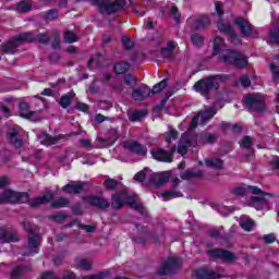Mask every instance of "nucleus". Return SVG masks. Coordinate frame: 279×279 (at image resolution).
Listing matches in <instances>:
<instances>
[{
  "label": "nucleus",
  "mask_w": 279,
  "mask_h": 279,
  "mask_svg": "<svg viewBox=\"0 0 279 279\" xmlns=\"http://www.w3.org/2000/svg\"><path fill=\"white\" fill-rule=\"evenodd\" d=\"M220 60L225 62V64H232L238 69H245L247 66V56L232 49L223 50V38L216 37L214 40V56H219Z\"/></svg>",
  "instance_id": "f257e3e1"
},
{
  "label": "nucleus",
  "mask_w": 279,
  "mask_h": 279,
  "mask_svg": "<svg viewBox=\"0 0 279 279\" xmlns=\"http://www.w3.org/2000/svg\"><path fill=\"white\" fill-rule=\"evenodd\" d=\"M125 204L131 206L133 210L143 213V205L136 202V195L133 193H131L130 195L128 193V190H122L120 194L111 195V208H113L114 210H121V207L125 206Z\"/></svg>",
  "instance_id": "f03ea898"
},
{
  "label": "nucleus",
  "mask_w": 279,
  "mask_h": 279,
  "mask_svg": "<svg viewBox=\"0 0 279 279\" xmlns=\"http://www.w3.org/2000/svg\"><path fill=\"white\" fill-rule=\"evenodd\" d=\"M22 226L26 232H28V242H27V250L29 253L24 254L23 256H32L34 254H38L40 247V234L36 233V228L32 226V223L27 220L22 222Z\"/></svg>",
  "instance_id": "7ed1b4c3"
},
{
  "label": "nucleus",
  "mask_w": 279,
  "mask_h": 279,
  "mask_svg": "<svg viewBox=\"0 0 279 279\" xmlns=\"http://www.w3.org/2000/svg\"><path fill=\"white\" fill-rule=\"evenodd\" d=\"M247 191H251L253 195H257V196L251 197L252 204H267L268 202L267 197H272L270 193L263 192V190L252 185H248L247 187H242V186L235 187L233 190V193L234 195L242 196V195H245Z\"/></svg>",
  "instance_id": "20e7f679"
},
{
  "label": "nucleus",
  "mask_w": 279,
  "mask_h": 279,
  "mask_svg": "<svg viewBox=\"0 0 279 279\" xmlns=\"http://www.w3.org/2000/svg\"><path fill=\"white\" fill-rule=\"evenodd\" d=\"M92 5H97L101 14H114L125 8V0H89Z\"/></svg>",
  "instance_id": "39448f33"
},
{
  "label": "nucleus",
  "mask_w": 279,
  "mask_h": 279,
  "mask_svg": "<svg viewBox=\"0 0 279 279\" xmlns=\"http://www.w3.org/2000/svg\"><path fill=\"white\" fill-rule=\"evenodd\" d=\"M219 80H221L219 75L202 78L194 84V88L201 95H208L210 90H217L219 88Z\"/></svg>",
  "instance_id": "423d86ee"
},
{
  "label": "nucleus",
  "mask_w": 279,
  "mask_h": 279,
  "mask_svg": "<svg viewBox=\"0 0 279 279\" xmlns=\"http://www.w3.org/2000/svg\"><path fill=\"white\" fill-rule=\"evenodd\" d=\"M29 201V194L26 192H14L12 190H5L0 195V204H27Z\"/></svg>",
  "instance_id": "0eeeda50"
},
{
  "label": "nucleus",
  "mask_w": 279,
  "mask_h": 279,
  "mask_svg": "<svg viewBox=\"0 0 279 279\" xmlns=\"http://www.w3.org/2000/svg\"><path fill=\"white\" fill-rule=\"evenodd\" d=\"M244 104L248 112H265V98L258 94L246 96Z\"/></svg>",
  "instance_id": "6e6552de"
},
{
  "label": "nucleus",
  "mask_w": 279,
  "mask_h": 279,
  "mask_svg": "<svg viewBox=\"0 0 279 279\" xmlns=\"http://www.w3.org/2000/svg\"><path fill=\"white\" fill-rule=\"evenodd\" d=\"M207 255L214 260L219 258L220 260H223V263H234V260H236L234 253L222 248L209 250L207 251Z\"/></svg>",
  "instance_id": "1a4fd4ad"
},
{
  "label": "nucleus",
  "mask_w": 279,
  "mask_h": 279,
  "mask_svg": "<svg viewBox=\"0 0 279 279\" xmlns=\"http://www.w3.org/2000/svg\"><path fill=\"white\" fill-rule=\"evenodd\" d=\"M187 25L192 32H199L210 25V17H208V15L192 16L187 20Z\"/></svg>",
  "instance_id": "9d476101"
},
{
  "label": "nucleus",
  "mask_w": 279,
  "mask_h": 279,
  "mask_svg": "<svg viewBox=\"0 0 279 279\" xmlns=\"http://www.w3.org/2000/svg\"><path fill=\"white\" fill-rule=\"evenodd\" d=\"M178 267H180V258L172 257L159 267L157 274L158 276H171V274H175L178 271Z\"/></svg>",
  "instance_id": "9b49d317"
},
{
  "label": "nucleus",
  "mask_w": 279,
  "mask_h": 279,
  "mask_svg": "<svg viewBox=\"0 0 279 279\" xmlns=\"http://www.w3.org/2000/svg\"><path fill=\"white\" fill-rule=\"evenodd\" d=\"M243 38H250L254 34V25L244 17H236L233 21Z\"/></svg>",
  "instance_id": "f8f14e48"
},
{
  "label": "nucleus",
  "mask_w": 279,
  "mask_h": 279,
  "mask_svg": "<svg viewBox=\"0 0 279 279\" xmlns=\"http://www.w3.org/2000/svg\"><path fill=\"white\" fill-rule=\"evenodd\" d=\"M150 154L155 160H159V162H172L173 154H175V148L167 151L165 148H153Z\"/></svg>",
  "instance_id": "ddd939ff"
},
{
  "label": "nucleus",
  "mask_w": 279,
  "mask_h": 279,
  "mask_svg": "<svg viewBox=\"0 0 279 279\" xmlns=\"http://www.w3.org/2000/svg\"><path fill=\"white\" fill-rule=\"evenodd\" d=\"M123 147L136 156H147V146L136 141L124 142Z\"/></svg>",
  "instance_id": "4468645a"
},
{
  "label": "nucleus",
  "mask_w": 279,
  "mask_h": 279,
  "mask_svg": "<svg viewBox=\"0 0 279 279\" xmlns=\"http://www.w3.org/2000/svg\"><path fill=\"white\" fill-rule=\"evenodd\" d=\"M148 97H151V88L147 85H143L138 88L133 89L132 98L135 101H145Z\"/></svg>",
  "instance_id": "2eb2a0df"
},
{
  "label": "nucleus",
  "mask_w": 279,
  "mask_h": 279,
  "mask_svg": "<svg viewBox=\"0 0 279 279\" xmlns=\"http://www.w3.org/2000/svg\"><path fill=\"white\" fill-rule=\"evenodd\" d=\"M87 202L90 204V206H95V208H99L100 210L110 208V202L101 196H87Z\"/></svg>",
  "instance_id": "dca6fc26"
},
{
  "label": "nucleus",
  "mask_w": 279,
  "mask_h": 279,
  "mask_svg": "<svg viewBox=\"0 0 279 279\" xmlns=\"http://www.w3.org/2000/svg\"><path fill=\"white\" fill-rule=\"evenodd\" d=\"M19 241V235L8 228H0V243H14Z\"/></svg>",
  "instance_id": "f3484780"
},
{
  "label": "nucleus",
  "mask_w": 279,
  "mask_h": 279,
  "mask_svg": "<svg viewBox=\"0 0 279 279\" xmlns=\"http://www.w3.org/2000/svg\"><path fill=\"white\" fill-rule=\"evenodd\" d=\"M191 145H193L191 136H189V134H183L179 142L178 154H181V156H186L189 154V147H191Z\"/></svg>",
  "instance_id": "a211bd4d"
},
{
  "label": "nucleus",
  "mask_w": 279,
  "mask_h": 279,
  "mask_svg": "<svg viewBox=\"0 0 279 279\" xmlns=\"http://www.w3.org/2000/svg\"><path fill=\"white\" fill-rule=\"evenodd\" d=\"M196 277L198 279H219L221 275L208 267H203L196 271Z\"/></svg>",
  "instance_id": "6ab92c4d"
},
{
  "label": "nucleus",
  "mask_w": 279,
  "mask_h": 279,
  "mask_svg": "<svg viewBox=\"0 0 279 279\" xmlns=\"http://www.w3.org/2000/svg\"><path fill=\"white\" fill-rule=\"evenodd\" d=\"M173 51H175V41H169L168 48H161V58L157 59V62H162V60H171L173 58Z\"/></svg>",
  "instance_id": "aec40b11"
},
{
  "label": "nucleus",
  "mask_w": 279,
  "mask_h": 279,
  "mask_svg": "<svg viewBox=\"0 0 279 279\" xmlns=\"http://www.w3.org/2000/svg\"><path fill=\"white\" fill-rule=\"evenodd\" d=\"M9 141L13 147L16 149H20V147H23V138L19 136V131L16 129H13L9 132Z\"/></svg>",
  "instance_id": "412c9836"
},
{
  "label": "nucleus",
  "mask_w": 279,
  "mask_h": 279,
  "mask_svg": "<svg viewBox=\"0 0 279 279\" xmlns=\"http://www.w3.org/2000/svg\"><path fill=\"white\" fill-rule=\"evenodd\" d=\"M216 114H217V109H215V107H209L205 111H201L199 112L201 124L205 125V123H208V121H210V119H213V117H215Z\"/></svg>",
  "instance_id": "4be33fe9"
},
{
  "label": "nucleus",
  "mask_w": 279,
  "mask_h": 279,
  "mask_svg": "<svg viewBox=\"0 0 279 279\" xmlns=\"http://www.w3.org/2000/svg\"><path fill=\"white\" fill-rule=\"evenodd\" d=\"M50 202H51V196L44 195V196H39L37 198H34V199L28 198V201L26 203H28V205L32 208H36L38 206H43V204H49Z\"/></svg>",
  "instance_id": "5701e85b"
},
{
  "label": "nucleus",
  "mask_w": 279,
  "mask_h": 279,
  "mask_svg": "<svg viewBox=\"0 0 279 279\" xmlns=\"http://www.w3.org/2000/svg\"><path fill=\"white\" fill-rule=\"evenodd\" d=\"M217 134L203 133L198 136V143L202 145H213V143H217Z\"/></svg>",
  "instance_id": "b1692460"
},
{
  "label": "nucleus",
  "mask_w": 279,
  "mask_h": 279,
  "mask_svg": "<svg viewBox=\"0 0 279 279\" xmlns=\"http://www.w3.org/2000/svg\"><path fill=\"white\" fill-rule=\"evenodd\" d=\"M84 191L83 184H66L62 187L63 193H69L70 195H77Z\"/></svg>",
  "instance_id": "393cba45"
},
{
  "label": "nucleus",
  "mask_w": 279,
  "mask_h": 279,
  "mask_svg": "<svg viewBox=\"0 0 279 279\" xmlns=\"http://www.w3.org/2000/svg\"><path fill=\"white\" fill-rule=\"evenodd\" d=\"M29 271H32V267L29 266H17L12 270L11 278L19 279L25 276V274H29Z\"/></svg>",
  "instance_id": "a878e982"
},
{
  "label": "nucleus",
  "mask_w": 279,
  "mask_h": 279,
  "mask_svg": "<svg viewBox=\"0 0 279 279\" xmlns=\"http://www.w3.org/2000/svg\"><path fill=\"white\" fill-rule=\"evenodd\" d=\"M240 226L246 232H252V230H254V220L247 216H242L240 218Z\"/></svg>",
  "instance_id": "bb28decb"
},
{
  "label": "nucleus",
  "mask_w": 279,
  "mask_h": 279,
  "mask_svg": "<svg viewBox=\"0 0 279 279\" xmlns=\"http://www.w3.org/2000/svg\"><path fill=\"white\" fill-rule=\"evenodd\" d=\"M19 45L21 44L16 40V37H15L14 39L8 41L7 44H2V49L4 53H15Z\"/></svg>",
  "instance_id": "cd10ccee"
},
{
  "label": "nucleus",
  "mask_w": 279,
  "mask_h": 279,
  "mask_svg": "<svg viewBox=\"0 0 279 279\" xmlns=\"http://www.w3.org/2000/svg\"><path fill=\"white\" fill-rule=\"evenodd\" d=\"M15 38L17 43H20V45L22 43H36V34L34 33H22L17 35Z\"/></svg>",
  "instance_id": "c85d7f7f"
},
{
  "label": "nucleus",
  "mask_w": 279,
  "mask_h": 279,
  "mask_svg": "<svg viewBox=\"0 0 279 279\" xmlns=\"http://www.w3.org/2000/svg\"><path fill=\"white\" fill-rule=\"evenodd\" d=\"M39 141L43 143V145H56V143H58V137H53L47 132H41L39 134Z\"/></svg>",
  "instance_id": "c756f323"
},
{
  "label": "nucleus",
  "mask_w": 279,
  "mask_h": 279,
  "mask_svg": "<svg viewBox=\"0 0 279 279\" xmlns=\"http://www.w3.org/2000/svg\"><path fill=\"white\" fill-rule=\"evenodd\" d=\"M114 143H117V137H113V138L98 137L96 140V147H98L99 149H101L104 147H111V145H114Z\"/></svg>",
  "instance_id": "7c9ffc66"
},
{
  "label": "nucleus",
  "mask_w": 279,
  "mask_h": 279,
  "mask_svg": "<svg viewBox=\"0 0 279 279\" xmlns=\"http://www.w3.org/2000/svg\"><path fill=\"white\" fill-rule=\"evenodd\" d=\"M206 167H210L211 169H223V160L214 157L211 159L205 160Z\"/></svg>",
  "instance_id": "2f4dec72"
},
{
  "label": "nucleus",
  "mask_w": 279,
  "mask_h": 279,
  "mask_svg": "<svg viewBox=\"0 0 279 279\" xmlns=\"http://www.w3.org/2000/svg\"><path fill=\"white\" fill-rule=\"evenodd\" d=\"M130 69V63L121 61L114 64L113 71L117 75H123V73H128Z\"/></svg>",
  "instance_id": "473e14b6"
},
{
  "label": "nucleus",
  "mask_w": 279,
  "mask_h": 279,
  "mask_svg": "<svg viewBox=\"0 0 279 279\" xmlns=\"http://www.w3.org/2000/svg\"><path fill=\"white\" fill-rule=\"evenodd\" d=\"M16 11L20 13H27L32 11V2L28 0H22L16 4Z\"/></svg>",
  "instance_id": "72a5a7b5"
},
{
  "label": "nucleus",
  "mask_w": 279,
  "mask_h": 279,
  "mask_svg": "<svg viewBox=\"0 0 279 279\" xmlns=\"http://www.w3.org/2000/svg\"><path fill=\"white\" fill-rule=\"evenodd\" d=\"M168 80L163 78L160 83L156 84L153 89H150V97L154 95H158V93H162L165 88H167Z\"/></svg>",
  "instance_id": "f704fd0d"
},
{
  "label": "nucleus",
  "mask_w": 279,
  "mask_h": 279,
  "mask_svg": "<svg viewBox=\"0 0 279 279\" xmlns=\"http://www.w3.org/2000/svg\"><path fill=\"white\" fill-rule=\"evenodd\" d=\"M191 43L194 45V47L201 49V47H204V36H202L199 33H195L191 36Z\"/></svg>",
  "instance_id": "c9c22d12"
},
{
  "label": "nucleus",
  "mask_w": 279,
  "mask_h": 279,
  "mask_svg": "<svg viewBox=\"0 0 279 279\" xmlns=\"http://www.w3.org/2000/svg\"><path fill=\"white\" fill-rule=\"evenodd\" d=\"M66 206H69V198L66 197H58L51 203V208H66Z\"/></svg>",
  "instance_id": "e433bc0d"
},
{
  "label": "nucleus",
  "mask_w": 279,
  "mask_h": 279,
  "mask_svg": "<svg viewBox=\"0 0 279 279\" xmlns=\"http://www.w3.org/2000/svg\"><path fill=\"white\" fill-rule=\"evenodd\" d=\"M217 27L219 29V32H221V34H231L234 32V29H232V25H230V23H225L223 21H219L217 24Z\"/></svg>",
  "instance_id": "4c0bfd02"
},
{
  "label": "nucleus",
  "mask_w": 279,
  "mask_h": 279,
  "mask_svg": "<svg viewBox=\"0 0 279 279\" xmlns=\"http://www.w3.org/2000/svg\"><path fill=\"white\" fill-rule=\"evenodd\" d=\"M104 186L105 189H107V191H117V186H119V181H117L116 179H106L104 182Z\"/></svg>",
  "instance_id": "58836bf2"
},
{
  "label": "nucleus",
  "mask_w": 279,
  "mask_h": 279,
  "mask_svg": "<svg viewBox=\"0 0 279 279\" xmlns=\"http://www.w3.org/2000/svg\"><path fill=\"white\" fill-rule=\"evenodd\" d=\"M64 41L68 45H73V43H77V35L71 31H65L64 33Z\"/></svg>",
  "instance_id": "ea45409f"
},
{
  "label": "nucleus",
  "mask_w": 279,
  "mask_h": 279,
  "mask_svg": "<svg viewBox=\"0 0 279 279\" xmlns=\"http://www.w3.org/2000/svg\"><path fill=\"white\" fill-rule=\"evenodd\" d=\"M161 197H171V198H175V197H182V192L172 189V190H168L163 193L160 194Z\"/></svg>",
  "instance_id": "a19ab883"
},
{
  "label": "nucleus",
  "mask_w": 279,
  "mask_h": 279,
  "mask_svg": "<svg viewBox=\"0 0 279 279\" xmlns=\"http://www.w3.org/2000/svg\"><path fill=\"white\" fill-rule=\"evenodd\" d=\"M148 173L149 169L145 168L144 170L137 172L133 179L135 180V182H145V180H147Z\"/></svg>",
  "instance_id": "79ce46f5"
},
{
  "label": "nucleus",
  "mask_w": 279,
  "mask_h": 279,
  "mask_svg": "<svg viewBox=\"0 0 279 279\" xmlns=\"http://www.w3.org/2000/svg\"><path fill=\"white\" fill-rule=\"evenodd\" d=\"M270 73L272 75V82H275V84H279V66L271 63Z\"/></svg>",
  "instance_id": "37998d69"
},
{
  "label": "nucleus",
  "mask_w": 279,
  "mask_h": 279,
  "mask_svg": "<svg viewBox=\"0 0 279 279\" xmlns=\"http://www.w3.org/2000/svg\"><path fill=\"white\" fill-rule=\"evenodd\" d=\"M78 269H83L84 271H89V269L93 267V263L86 259H80L76 264Z\"/></svg>",
  "instance_id": "c03bdc74"
},
{
  "label": "nucleus",
  "mask_w": 279,
  "mask_h": 279,
  "mask_svg": "<svg viewBox=\"0 0 279 279\" xmlns=\"http://www.w3.org/2000/svg\"><path fill=\"white\" fill-rule=\"evenodd\" d=\"M146 114L145 111H134L129 116V121H141Z\"/></svg>",
  "instance_id": "a18cd8bd"
},
{
  "label": "nucleus",
  "mask_w": 279,
  "mask_h": 279,
  "mask_svg": "<svg viewBox=\"0 0 279 279\" xmlns=\"http://www.w3.org/2000/svg\"><path fill=\"white\" fill-rule=\"evenodd\" d=\"M170 178H171V172L169 171L163 172L159 175L157 180V184H159V186H162V184H167L169 182Z\"/></svg>",
  "instance_id": "49530a36"
},
{
  "label": "nucleus",
  "mask_w": 279,
  "mask_h": 279,
  "mask_svg": "<svg viewBox=\"0 0 279 279\" xmlns=\"http://www.w3.org/2000/svg\"><path fill=\"white\" fill-rule=\"evenodd\" d=\"M66 213L61 211L53 216H50V219H52V221H56L57 223H62L63 221L66 220Z\"/></svg>",
  "instance_id": "de8ad7c7"
},
{
  "label": "nucleus",
  "mask_w": 279,
  "mask_h": 279,
  "mask_svg": "<svg viewBox=\"0 0 279 279\" xmlns=\"http://www.w3.org/2000/svg\"><path fill=\"white\" fill-rule=\"evenodd\" d=\"M178 138V131L174 129H170L169 132L166 133V143H171V141H175Z\"/></svg>",
  "instance_id": "09e8293b"
},
{
  "label": "nucleus",
  "mask_w": 279,
  "mask_h": 279,
  "mask_svg": "<svg viewBox=\"0 0 279 279\" xmlns=\"http://www.w3.org/2000/svg\"><path fill=\"white\" fill-rule=\"evenodd\" d=\"M59 105L61 108L66 109L69 106H71V95L65 94L61 97Z\"/></svg>",
  "instance_id": "8fccbe9b"
},
{
  "label": "nucleus",
  "mask_w": 279,
  "mask_h": 279,
  "mask_svg": "<svg viewBox=\"0 0 279 279\" xmlns=\"http://www.w3.org/2000/svg\"><path fill=\"white\" fill-rule=\"evenodd\" d=\"M240 147L242 149H250V147H252V137L244 136L243 140L240 142Z\"/></svg>",
  "instance_id": "3c124183"
},
{
  "label": "nucleus",
  "mask_w": 279,
  "mask_h": 279,
  "mask_svg": "<svg viewBox=\"0 0 279 279\" xmlns=\"http://www.w3.org/2000/svg\"><path fill=\"white\" fill-rule=\"evenodd\" d=\"M56 19H58V11L54 9L47 11L45 14V21H56Z\"/></svg>",
  "instance_id": "603ef678"
},
{
  "label": "nucleus",
  "mask_w": 279,
  "mask_h": 279,
  "mask_svg": "<svg viewBox=\"0 0 279 279\" xmlns=\"http://www.w3.org/2000/svg\"><path fill=\"white\" fill-rule=\"evenodd\" d=\"M198 175H202V173L193 172V171H185L181 173V179L182 180H191V178H198Z\"/></svg>",
  "instance_id": "864d4df0"
},
{
  "label": "nucleus",
  "mask_w": 279,
  "mask_h": 279,
  "mask_svg": "<svg viewBox=\"0 0 279 279\" xmlns=\"http://www.w3.org/2000/svg\"><path fill=\"white\" fill-rule=\"evenodd\" d=\"M229 43H231V45H241V37H239V35L233 31L229 35Z\"/></svg>",
  "instance_id": "5fc2aeb1"
},
{
  "label": "nucleus",
  "mask_w": 279,
  "mask_h": 279,
  "mask_svg": "<svg viewBox=\"0 0 279 279\" xmlns=\"http://www.w3.org/2000/svg\"><path fill=\"white\" fill-rule=\"evenodd\" d=\"M54 40L52 41V49H60V33L57 31L52 32Z\"/></svg>",
  "instance_id": "6e6d98bb"
},
{
  "label": "nucleus",
  "mask_w": 279,
  "mask_h": 279,
  "mask_svg": "<svg viewBox=\"0 0 279 279\" xmlns=\"http://www.w3.org/2000/svg\"><path fill=\"white\" fill-rule=\"evenodd\" d=\"M270 40L275 43V45H279V28L270 31Z\"/></svg>",
  "instance_id": "4d7b16f0"
},
{
  "label": "nucleus",
  "mask_w": 279,
  "mask_h": 279,
  "mask_svg": "<svg viewBox=\"0 0 279 279\" xmlns=\"http://www.w3.org/2000/svg\"><path fill=\"white\" fill-rule=\"evenodd\" d=\"M35 36H36V43H40V45H47V43H49L50 40L47 34H39Z\"/></svg>",
  "instance_id": "13d9d810"
},
{
  "label": "nucleus",
  "mask_w": 279,
  "mask_h": 279,
  "mask_svg": "<svg viewBox=\"0 0 279 279\" xmlns=\"http://www.w3.org/2000/svg\"><path fill=\"white\" fill-rule=\"evenodd\" d=\"M170 12H171L175 23H180L182 15L180 14V11H178V7H172Z\"/></svg>",
  "instance_id": "bf43d9fd"
},
{
  "label": "nucleus",
  "mask_w": 279,
  "mask_h": 279,
  "mask_svg": "<svg viewBox=\"0 0 279 279\" xmlns=\"http://www.w3.org/2000/svg\"><path fill=\"white\" fill-rule=\"evenodd\" d=\"M124 82L128 86H136V78L132 74L126 75L124 77Z\"/></svg>",
  "instance_id": "052dcab7"
},
{
  "label": "nucleus",
  "mask_w": 279,
  "mask_h": 279,
  "mask_svg": "<svg viewBox=\"0 0 279 279\" xmlns=\"http://www.w3.org/2000/svg\"><path fill=\"white\" fill-rule=\"evenodd\" d=\"M108 276V271L106 272H100L97 275H90V276H84L82 279H104V277Z\"/></svg>",
  "instance_id": "680f3d73"
},
{
  "label": "nucleus",
  "mask_w": 279,
  "mask_h": 279,
  "mask_svg": "<svg viewBox=\"0 0 279 279\" xmlns=\"http://www.w3.org/2000/svg\"><path fill=\"white\" fill-rule=\"evenodd\" d=\"M240 83H241V86H243V88H248V86H252V81H250V77L247 76H242L240 78Z\"/></svg>",
  "instance_id": "e2e57ef3"
},
{
  "label": "nucleus",
  "mask_w": 279,
  "mask_h": 279,
  "mask_svg": "<svg viewBox=\"0 0 279 279\" xmlns=\"http://www.w3.org/2000/svg\"><path fill=\"white\" fill-rule=\"evenodd\" d=\"M20 110L22 112H25V114H29V116L34 114V112L29 111V105H27V102H21Z\"/></svg>",
  "instance_id": "0e129e2a"
},
{
  "label": "nucleus",
  "mask_w": 279,
  "mask_h": 279,
  "mask_svg": "<svg viewBox=\"0 0 279 279\" xmlns=\"http://www.w3.org/2000/svg\"><path fill=\"white\" fill-rule=\"evenodd\" d=\"M122 43L125 49H132V47H134V43H132L131 38L122 37Z\"/></svg>",
  "instance_id": "69168bd1"
},
{
  "label": "nucleus",
  "mask_w": 279,
  "mask_h": 279,
  "mask_svg": "<svg viewBox=\"0 0 279 279\" xmlns=\"http://www.w3.org/2000/svg\"><path fill=\"white\" fill-rule=\"evenodd\" d=\"M264 241L265 243L269 244V243H275L276 242V235L272 233L266 234L264 236Z\"/></svg>",
  "instance_id": "338daca9"
},
{
  "label": "nucleus",
  "mask_w": 279,
  "mask_h": 279,
  "mask_svg": "<svg viewBox=\"0 0 279 279\" xmlns=\"http://www.w3.org/2000/svg\"><path fill=\"white\" fill-rule=\"evenodd\" d=\"M76 108L77 110H80L81 112H88V105L84 104V102H77L76 104Z\"/></svg>",
  "instance_id": "774afa93"
}]
</instances>
